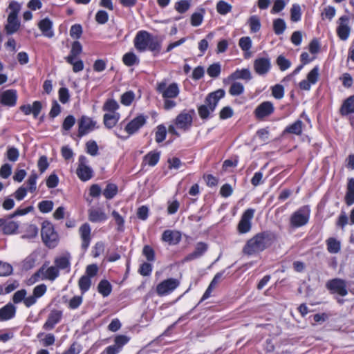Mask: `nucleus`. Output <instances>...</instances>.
Returning <instances> with one entry per match:
<instances>
[{
    "mask_svg": "<svg viewBox=\"0 0 354 354\" xmlns=\"http://www.w3.org/2000/svg\"><path fill=\"white\" fill-rule=\"evenodd\" d=\"M19 156V151L15 147H10L7 151V158L10 161H17L18 160Z\"/></svg>",
    "mask_w": 354,
    "mask_h": 354,
    "instance_id": "774afa93",
    "label": "nucleus"
},
{
    "mask_svg": "<svg viewBox=\"0 0 354 354\" xmlns=\"http://www.w3.org/2000/svg\"><path fill=\"white\" fill-rule=\"evenodd\" d=\"M82 51V46L78 41L72 44L69 55L65 57L66 62H71L72 59H76Z\"/></svg>",
    "mask_w": 354,
    "mask_h": 354,
    "instance_id": "c756f323",
    "label": "nucleus"
},
{
    "mask_svg": "<svg viewBox=\"0 0 354 354\" xmlns=\"http://www.w3.org/2000/svg\"><path fill=\"white\" fill-rule=\"evenodd\" d=\"M326 287L333 294L336 293L342 297L348 295L347 283L342 279H330L326 282Z\"/></svg>",
    "mask_w": 354,
    "mask_h": 354,
    "instance_id": "6e6552de",
    "label": "nucleus"
},
{
    "mask_svg": "<svg viewBox=\"0 0 354 354\" xmlns=\"http://www.w3.org/2000/svg\"><path fill=\"white\" fill-rule=\"evenodd\" d=\"M342 115H346L354 113V96H350L343 103L341 107Z\"/></svg>",
    "mask_w": 354,
    "mask_h": 354,
    "instance_id": "473e14b6",
    "label": "nucleus"
},
{
    "mask_svg": "<svg viewBox=\"0 0 354 354\" xmlns=\"http://www.w3.org/2000/svg\"><path fill=\"white\" fill-rule=\"evenodd\" d=\"M286 28V24L283 19H277L273 21V30L276 35H281Z\"/></svg>",
    "mask_w": 354,
    "mask_h": 354,
    "instance_id": "ea45409f",
    "label": "nucleus"
},
{
    "mask_svg": "<svg viewBox=\"0 0 354 354\" xmlns=\"http://www.w3.org/2000/svg\"><path fill=\"white\" fill-rule=\"evenodd\" d=\"M303 122L301 120H297L293 124L288 126L283 133H292L295 135H301L302 133Z\"/></svg>",
    "mask_w": 354,
    "mask_h": 354,
    "instance_id": "72a5a7b5",
    "label": "nucleus"
},
{
    "mask_svg": "<svg viewBox=\"0 0 354 354\" xmlns=\"http://www.w3.org/2000/svg\"><path fill=\"white\" fill-rule=\"evenodd\" d=\"M71 256L69 253L57 257L54 261L55 267L57 268L58 270H69L71 267Z\"/></svg>",
    "mask_w": 354,
    "mask_h": 354,
    "instance_id": "bb28decb",
    "label": "nucleus"
},
{
    "mask_svg": "<svg viewBox=\"0 0 354 354\" xmlns=\"http://www.w3.org/2000/svg\"><path fill=\"white\" fill-rule=\"evenodd\" d=\"M272 95L276 99H281L284 95V88L281 84H276L272 88Z\"/></svg>",
    "mask_w": 354,
    "mask_h": 354,
    "instance_id": "bf43d9fd",
    "label": "nucleus"
},
{
    "mask_svg": "<svg viewBox=\"0 0 354 354\" xmlns=\"http://www.w3.org/2000/svg\"><path fill=\"white\" fill-rule=\"evenodd\" d=\"M26 295L27 292L25 289H21L15 292L12 297L13 302L15 304H19L21 301L24 303V299H26Z\"/></svg>",
    "mask_w": 354,
    "mask_h": 354,
    "instance_id": "052dcab7",
    "label": "nucleus"
},
{
    "mask_svg": "<svg viewBox=\"0 0 354 354\" xmlns=\"http://www.w3.org/2000/svg\"><path fill=\"white\" fill-rule=\"evenodd\" d=\"M147 118L146 116L142 114L138 115L124 126V131L128 134L127 136H122L120 132L116 131L115 135L121 140L128 139L129 136L136 133L146 124Z\"/></svg>",
    "mask_w": 354,
    "mask_h": 354,
    "instance_id": "39448f33",
    "label": "nucleus"
},
{
    "mask_svg": "<svg viewBox=\"0 0 354 354\" xmlns=\"http://www.w3.org/2000/svg\"><path fill=\"white\" fill-rule=\"evenodd\" d=\"M310 216V211L308 207H304L294 212L290 219V225L297 228L305 225Z\"/></svg>",
    "mask_w": 354,
    "mask_h": 354,
    "instance_id": "0eeeda50",
    "label": "nucleus"
},
{
    "mask_svg": "<svg viewBox=\"0 0 354 354\" xmlns=\"http://www.w3.org/2000/svg\"><path fill=\"white\" fill-rule=\"evenodd\" d=\"M133 44L136 49L139 52H145L149 50L158 53L161 48L158 38L146 30H140L137 32L133 39Z\"/></svg>",
    "mask_w": 354,
    "mask_h": 354,
    "instance_id": "7ed1b4c3",
    "label": "nucleus"
},
{
    "mask_svg": "<svg viewBox=\"0 0 354 354\" xmlns=\"http://www.w3.org/2000/svg\"><path fill=\"white\" fill-rule=\"evenodd\" d=\"M179 283L178 280L174 278L164 280L157 286L156 292L160 296L168 295L174 291Z\"/></svg>",
    "mask_w": 354,
    "mask_h": 354,
    "instance_id": "ddd939ff",
    "label": "nucleus"
},
{
    "mask_svg": "<svg viewBox=\"0 0 354 354\" xmlns=\"http://www.w3.org/2000/svg\"><path fill=\"white\" fill-rule=\"evenodd\" d=\"M160 153L159 151H150L144 156L143 162L149 166L153 167L159 161Z\"/></svg>",
    "mask_w": 354,
    "mask_h": 354,
    "instance_id": "7c9ffc66",
    "label": "nucleus"
},
{
    "mask_svg": "<svg viewBox=\"0 0 354 354\" xmlns=\"http://www.w3.org/2000/svg\"><path fill=\"white\" fill-rule=\"evenodd\" d=\"M19 223L17 222L5 218V223L3 225V233L6 234H12L17 232L19 228Z\"/></svg>",
    "mask_w": 354,
    "mask_h": 354,
    "instance_id": "f704fd0d",
    "label": "nucleus"
},
{
    "mask_svg": "<svg viewBox=\"0 0 354 354\" xmlns=\"http://www.w3.org/2000/svg\"><path fill=\"white\" fill-rule=\"evenodd\" d=\"M239 45L241 50L245 52V57L248 58L250 56L248 51L252 47V40L250 37H243L239 39Z\"/></svg>",
    "mask_w": 354,
    "mask_h": 354,
    "instance_id": "e433bc0d",
    "label": "nucleus"
},
{
    "mask_svg": "<svg viewBox=\"0 0 354 354\" xmlns=\"http://www.w3.org/2000/svg\"><path fill=\"white\" fill-rule=\"evenodd\" d=\"M270 68L271 62L268 57H258L254 62V71L259 75L267 74Z\"/></svg>",
    "mask_w": 354,
    "mask_h": 354,
    "instance_id": "6ab92c4d",
    "label": "nucleus"
},
{
    "mask_svg": "<svg viewBox=\"0 0 354 354\" xmlns=\"http://www.w3.org/2000/svg\"><path fill=\"white\" fill-rule=\"evenodd\" d=\"M156 91L162 95L163 98V108L167 110H171L177 105L175 99L180 93V89L177 83L173 82L168 84L166 80H162L156 84Z\"/></svg>",
    "mask_w": 354,
    "mask_h": 354,
    "instance_id": "f03ea898",
    "label": "nucleus"
},
{
    "mask_svg": "<svg viewBox=\"0 0 354 354\" xmlns=\"http://www.w3.org/2000/svg\"><path fill=\"white\" fill-rule=\"evenodd\" d=\"M78 234L81 240V250L85 252L92 240L91 227L88 223H84L78 229Z\"/></svg>",
    "mask_w": 354,
    "mask_h": 354,
    "instance_id": "1a4fd4ad",
    "label": "nucleus"
},
{
    "mask_svg": "<svg viewBox=\"0 0 354 354\" xmlns=\"http://www.w3.org/2000/svg\"><path fill=\"white\" fill-rule=\"evenodd\" d=\"M118 192V187L115 184H108L103 191V195L107 199L113 198Z\"/></svg>",
    "mask_w": 354,
    "mask_h": 354,
    "instance_id": "37998d69",
    "label": "nucleus"
},
{
    "mask_svg": "<svg viewBox=\"0 0 354 354\" xmlns=\"http://www.w3.org/2000/svg\"><path fill=\"white\" fill-rule=\"evenodd\" d=\"M230 79L233 80L241 79L248 81L252 79V75L250 70L248 68H243L241 70L237 69L230 75Z\"/></svg>",
    "mask_w": 354,
    "mask_h": 354,
    "instance_id": "2f4dec72",
    "label": "nucleus"
},
{
    "mask_svg": "<svg viewBox=\"0 0 354 354\" xmlns=\"http://www.w3.org/2000/svg\"><path fill=\"white\" fill-rule=\"evenodd\" d=\"M88 220L92 223H100L107 220L106 214L100 208L92 207L88 211Z\"/></svg>",
    "mask_w": 354,
    "mask_h": 354,
    "instance_id": "aec40b11",
    "label": "nucleus"
},
{
    "mask_svg": "<svg viewBox=\"0 0 354 354\" xmlns=\"http://www.w3.org/2000/svg\"><path fill=\"white\" fill-rule=\"evenodd\" d=\"M232 6L225 1H219L216 4L217 12L223 15L230 12L232 10Z\"/></svg>",
    "mask_w": 354,
    "mask_h": 354,
    "instance_id": "a18cd8bd",
    "label": "nucleus"
},
{
    "mask_svg": "<svg viewBox=\"0 0 354 354\" xmlns=\"http://www.w3.org/2000/svg\"><path fill=\"white\" fill-rule=\"evenodd\" d=\"M78 285L82 293L87 292L91 285V280L88 276L83 275L78 281Z\"/></svg>",
    "mask_w": 354,
    "mask_h": 354,
    "instance_id": "a19ab883",
    "label": "nucleus"
},
{
    "mask_svg": "<svg viewBox=\"0 0 354 354\" xmlns=\"http://www.w3.org/2000/svg\"><path fill=\"white\" fill-rule=\"evenodd\" d=\"M249 25L252 32H257L261 28V23L259 17L253 15L249 19Z\"/></svg>",
    "mask_w": 354,
    "mask_h": 354,
    "instance_id": "3c124183",
    "label": "nucleus"
},
{
    "mask_svg": "<svg viewBox=\"0 0 354 354\" xmlns=\"http://www.w3.org/2000/svg\"><path fill=\"white\" fill-rule=\"evenodd\" d=\"M37 178H38L37 174L35 172H32L29 176L28 180H27V183H28V189L29 192H34L36 190V189H37L36 182H37Z\"/></svg>",
    "mask_w": 354,
    "mask_h": 354,
    "instance_id": "6e6d98bb",
    "label": "nucleus"
},
{
    "mask_svg": "<svg viewBox=\"0 0 354 354\" xmlns=\"http://www.w3.org/2000/svg\"><path fill=\"white\" fill-rule=\"evenodd\" d=\"M349 17L347 15H343L338 19V26L337 28V34L340 39L346 40L351 32V27L348 25Z\"/></svg>",
    "mask_w": 354,
    "mask_h": 354,
    "instance_id": "dca6fc26",
    "label": "nucleus"
},
{
    "mask_svg": "<svg viewBox=\"0 0 354 354\" xmlns=\"http://www.w3.org/2000/svg\"><path fill=\"white\" fill-rule=\"evenodd\" d=\"M277 64L279 66L281 71H283L288 69L290 65V62L285 58L283 55H279L277 59Z\"/></svg>",
    "mask_w": 354,
    "mask_h": 354,
    "instance_id": "13d9d810",
    "label": "nucleus"
},
{
    "mask_svg": "<svg viewBox=\"0 0 354 354\" xmlns=\"http://www.w3.org/2000/svg\"><path fill=\"white\" fill-rule=\"evenodd\" d=\"M12 272V267L7 263L0 261V276H8Z\"/></svg>",
    "mask_w": 354,
    "mask_h": 354,
    "instance_id": "680f3d73",
    "label": "nucleus"
},
{
    "mask_svg": "<svg viewBox=\"0 0 354 354\" xmlns=\"http://www.w3.org/2000/svg\"><path fill=\"white\" fill-rule=\"evenodd\" d=\"M62 314L61 311L53 310L48 315V319L44 325V328L46 330H51L54 328L55 325L59 322Z\"/></svg>",
    "mask_w": 354,
    "mask_h": 354,
    "instance_id": "393cba45",
    "label": "nucleus"
},
{
    "mask_svg": "<svg viewBox=\"0 0 354 354\" xmlns=\"http://www.w3.org/2000/svg\"><path fill=\"white\" fill-rule=\"evenodd\" d=\"M204 11L202 10V12H194L191 16V24L192 26L196 27L200 26L203 20V12Z\"/></svg>",
    "mask_w": 354,
    "mask_h": 354,
    "instance_id": "5fc2aeb1",
    "label": "nucleus"
},
{
    "mask_svg": "<svg viewBox=\"0 0 354 354\" xmlns=\"http://www.w3.org/2000/svg\"><path fill=\"white\" fill-rule=\"evenodd\" d=\"M20 26V23L17 17L8 15L7 24L5 26V30L8 35H12L16 32Z\"/></svg>",
    "mask_w": 354,
    "mask_h": 354,
    "instance_id": "a878e982",
    "label": "nucleus"
},
{
    "mask_svg": "<svg viewBox=\"0 0 354 354\" xmlns=\"http://www.w3.org/2000/svg\"><path fill=\"white\" fill-rule=\"evenodd\" d=\"M192 111H183L179 113L175 119V125L177 128L183 129V131L188 130L192 124L193 118Z\"/></svg>",
    "mask_w": 354,
    "mask_h": 354,
    "instance_id": "9b49d317",
    "label": "nucleus"
},
{
    "mask_svg": "<svg viewBox=\"0 0 354 354\" xmlns=\"http://www.w3.org/2000/svg\"><path fill=\"white\" fill-rule=\"evenodd\" d=\"M119 119L120 114L118 113H106L103 117L104 124L108 129L115 127Z\"/></svg>",
    "mask_w": 354,
    "mask_h": 354,
    "instance_id": "cd10ccee",
    "label": "nucleus"
},
{
    "mask_svg": "<svg viewBox=\"0 0 354 354\" xmlns=\"http://www.w3.org/2000/svg\"><path fill=\"white\" fill-rule=\"evenodd\" d=\"M319 68L318 66H315L307 75V80L311 84H315L318 81Z\"/></svg>",
    "mask_w": 354,
    "mask_h": 354,
    "instance_id": "09e8293b",
    "label": "nucleus"
},
{
    "mask_svg": "<svg viewBox=\"0 0 354 354\" xmlns=\"http://www.w3.org/2000/svg\"><path fill=\"white\" fill-rule=\"evenodd\" d=\"M254 210L253 209H248L243 212L237 226L239 233L245 234L250 231L252 227L251 221L254 216Z\"/></svg>",
    "mask_w": 354,
    "mask_h": 354,
    "instance_id": "f8f14e48",
    "label": "nucleus"
},
{
    "mask_svg": "<svg viewBox=\"0 0 354 354\" xmlns=\"http://www.w3.org/2000/svg\"><path fill=\"white\" fill-rule=\"evenodd\" d=\"M301 17V7L299 4H293L290 9V19L294 22L300 21Z\"/></svg>",
    "mask_w": 354,
    "mask_h": 354,
    "instance_id": "79ce46f5",
    "label": "nucleus"
},
{
    "mask_svg": "<svg viewBox=\"0 0 354 354\" xmlns=\"http://www.w3.org/2000/svg\"><path fill=\"white\" fill-rule=\"evenodd\" d=\"M43 242L48 248H55L58 242V235L53 225L49 221H44L41 230Z\"/></svg>",
    "mask_w": 354,
    "mask_h": 354,
    "instance_id": "423d86ee",
    "label": "nucleus"
},
{
    "mask_svg": "<svg viewBox=\"0 0 354 354\" xmlns=\"http://www.w3.org/2000/svg\"><path fill=\"white\" fill-rule=\"evenodd\" d=\"M59 275V271L55 266H50L45 269L42 266L34 275L35 280L41 276V279L49 280L51 281H55Z\"/></svg>",
    "mask_w": 354,
    "mask_h": 354,
    "instance_id": "f3484780",
    "label": "nucleus"
},
{
    "mask_svg": "<svg viewBox=\"0 0 354 354\" xmlns=\"http://www.w3.org/2000/svg\"><path fill=\"white\" fill-rule=\"evenodd\" d=\"M16 314V307L11 303L0 308V322L12 319Z\"/></svg>",
    "mask_w": 354,
    "mask_h": 354,
    "instance_id": "5701e85b",
    "label": "nucleus"
},
{
    "mask_svg": "<svg viewBox=\"0 0 354 354\" xmlns=\"http://www.w3.org/2000/svg\"><path fill=\"white\" fill-rule=\"evenodd\" d=\"M207 245L203 242H198L196 243L195 250L193 252L187 254L184 258V261H190L202 257L207 250Z\"/></svg>",
    "mask_w": 354,
    "mask_h": 354,
    "instance_id": "4be33fe9",
    "label": "nucleus"
},
{
    "mask_svg": "<svg viewBox=\"0 0 354 354\" xmlns=\"http://www.w3.org/2000/svg\"><path fill=\"white\" fill-rule=\"evenodd\" d=\"M344 200L346 204L348 206L354 204V178H353L348 179Z\"/></svg>",
    "mask_w": 354,
    "mask_h": 354,
    "instance_id": "c85d7f7f",
    "label": "nucleus"
},
{
    "mask_svg": "<svg viewBox=\"0 0 354 354\" xmlns=\"http://www.w3.org/2000/svg\"><path fill=\"white\" fill-rule=\"evenodd\" d=\"M167 130L164 125L160 124L157 127V130L156 131V141L158 143L162 142L166 138Z\"/></svg>",
    "mask_w": 354,
    "mask_h": 354,
    "instance_id": "8fccbe9b",
    "label": "nucleus"
},
{
    "mask_svg": "<svg viewBox=\"0 0 354 354\" xmlns=\"http://www.w3.org/2000/svg\"><path fill=\"white\" fill-rule=\"evenodd\" d=\"M75 123V118L73 115H68L64 120L62 124V128L66 130H70Z\"/></svg>",
    "mask_w": 354,
    "mask_h": 354,
    "instance_id": "0e129e2a",
    "label": "nucleus"
},
{
    "mask_svg": "<svg viewBox=\"0 0 354 354\" xmlns=\"http://www.w3.org/2000/svg\"><path fill=\"white\" fill-rule=\"evenodd\" d=\"M38 28L41 31L42 35L48 38L54 37L55 33L53 29V21L48 17L41 19L38 23Z\"/></svg>",
    "mask_w": 354,
    "mask_h": 354,
    "instance_id": "412c9836",
    "label": "nucleus"
},
{
    "mask_svg": "<svg viewBox=\"0 0 354 354\" xmlns=\"http://www.w3.org/2000/svg\"><path fill=\"white\" fill-rule=\"evenodd\" d=\"M213 37V33L210 32L209 33L205 39H201L198 43V49L201 52V55L204 54V53L206 51V50L208 48L209 44H208V39L211 40Z\"/></svg>",
    "mask_w": 354,
    "mask_h": 354,
    "instance_id": "4d7b16f0",
    "label": "nucleus"
},
{
    "mask_svg": "<svg viewBox=\"0 0 354 354\" xmlns=\"http://www.w3.org/2000/svg\"><path fill=\"white\" fill-rule=\"evenodd\" d=\"M221 71L220 64L214 63L207 68V73L211 77H217L220 75Z\"/></svg>",
    "mask_w": 354,
    "mask_h": 354,
    "instance_id": "de8ad7c7",
    "label": "nucleus"
},
{
    "mask_svg": "<svg viewBox=\"0 0 354 354\" xmlns=\"http://www.w3.org/2000/svg\"><path fill=\"white\" fill-rule=\"evenodd\" d=\"M244 91L243 85L238 82H235L232 84L230 89L229 93L233 96H237L242 94Z\"/></svg>",
    "mask_w": 354,
    "mask_h": 354,
    "instance_id": "c03bdc74",
    "label": "nucleus"
},
{
    "mask_svg": "<svg viewBox=\"0 0 354 354\" xmlns=\"http://www.w3.org/2000/svg\"><path fill=\"white\" fill-rule=\"evenodd\" d=\"M119 108L118 102L114 100H108L103 106V110L105 111H110L111 113H115Z\"/></svg>",
    "mask_w": 354,
    "mask_h": 354,
    "instance_id": "864d4df0",
    "label": "nucleus"
},
{
    "mask_svg": "<svg viewBox=\"0 0 354 354\" xmlns=\"http://www.w3.org/2000/svg\"><path fill=\"white\" fill-rule=\"evenodd\" d=\"M38 208L42 213H48L53 208V203L51 201H43L39 203Z\"/></svg>",
    "mask_w": 354,
    "mask_h": 354,
    "instance_id": "603ef678",
    "label": "nucleus"
},
{
    "mask_svg": "<svg viewBox=\"0 0 354 354\" xmlns=\"http://www.w3.org/2000/svg\"><path fill=\"white\" fill-rule=\"evenodd\" d=\"M17 92L15 89L0 91V104L3 106L12 107L17 104Z\"/></svg>",
    "mask_w": 354,
    "mask_h": 354,
    "instance_id": "a211bd4d",
    "label": "nucleus"
},
{
    "mask_svg": "<svg viewBox=\"0 0 354 354\" xmlns=\"http://www.w3.org/2000/svg\"><path fill=\"white\" fill-rule=\"evenodd\" d=\"M96 121L92 118L83 115L78 120V136L82 137L93 131L96 127Z\"/></svg>",
    "mask_w": 354,
    "mask_h": 354,
    "instance_id": "9d476101",
    "label": "nucleus"
},
{
    "mask_svg": "<svg viewBox=\"0 0 354 354\" xmlns=\"http://www.w3.org/2000/svg\"><path fill=\"white\" fill-rule=\"evenodd\" d=\"M225 94V91L221 88L209 93L205 97L204 104L198 108L200 118L206 120L211 117V114L214 111L219 100L224 97Z\"/></svg>",
    "mask_w": 354,
    "mask_h": 354,
    "instance_id": "20e7f679",
    "label": "nucleus"
},
{
    "mask_svg": "<svg viewBox=\"0 0 354 354\" xmlns=\"http://www.w3.org/2000/svg\"><path fill=\"white\" fill-rule=\"evenodd\" d=\"M111 290L112 286L111 283L105 279L102 280L97 286V290L103 297L109 296Z\"/></svg>",
    "mask_w": 354,
    "mask_h": 354,
    "instance_id": "4c0bfd02",
    "label": "nucleus"
},
{
    "mask_svg": "<svg viewBox=\"0 0 354 354\" xmlns=\"http://www.w3.org/2000/svg\"><path fill=\"white\" fill-rule=\"evenodd\" d=\"M82 34V28L80 24L73 25L70 29V35L76 39H79Z\"/></svg>",
    "mask_w": 354,
    "mask_h": 354,
    "instance_id": "338daca9",
    "label": "nucleus"
},
{
    "mask_svg": "<svg viewBox=\"0 0 354 354\" xmlns=\"http://www.w3.org/2000/svg\"><path fill=\"white\" fill-rule=\"evenodd\" d=\"M274 239V234L270 232H259L247 241L243 252L250 256L257 254L270 246Z\"/></svg>",
    "mask_w": 354,
    "mask_h": 354,
    "instance_id": "f257e3e1",
    "label": "nucleus"
},
{
    "mask_svg": "<svg viewBox=\"0 0 354 354\" xmlns=\"http://www.w3.org/2000/svg\"><path fill=\"white\" fill-rule=\"evenodd\" d=\"M142 254L147 261H153L155 260V252L153 249L149 245H145L142 250Z\"/></svg>",
    "mask_w": 354,
    "mask_h": 354,
    "instance_id": "e2e57ef3",
    "label": "nucleus"
},
{
    "mask_svg": "<svg viewBox=\"0 0 354 354\" xmlns=\"http://www.w3.org/2000/svg\"><path fill=\"white\" fill-rule=\"evenodd\" d=\"M328 251L331 254H337L340 251L341 243L336 239L330 237L326 240Z\"/></svg>",
    "mask_w": 354,
    "mask_h": 354,
    "instance_id": "c9c22d12",
    "label": "nucleus"
},
{
    "mask_svg": "<svg viewBox=\"0 0 354 354\" xmlns=\"http://www.w3.org/2000/svg\"><path fill=\"white\" fill-rule=\"evenodd\" d=\"M162 241L170 245H176L181 240V234L178 231L165 230L162 235Z\"/></svg>",
    "mask_w": 354,
    "mask_h": 354,
    "instance_id": "b1692460",
    "label": "nucleus"
},
{
    "mask_svg": "<svg viewBox=\"0 0 354 354\" xmlns=\"http://www.w3.org/2000/svg\"><path fill=\"white\" fill-rule=\"evenodd\" d=\"M122 61L127 66H132L139 64V59L136 55L132 52L127 53L123 55Z\"/></svg>",
    "mask_w": 354,
    "mask_h": 354,
    "instance_id": "58836bf2",
    "label": "nucleus"
},
{
    "mask_svg": "<svg viewBox=\"0 0 354 354\" xmlns=\"http://www.w3.org/2000/svg\"><path fill=\"white\" fill-rule=\"evenodd\" d=\"M87 159L85 156H81L79 158V165L77 169V175L82 181H87L93 176V170L87 165Z\"/></svg>",
    "mask_w": 354,
    "mask_h": 354,
    "instance_id": "4468645a",
    "label": "nucleus"
},
{
    "mask_svg": "<svg viewBox=\"0 0 354 354\" xmlns=\"http://www.w3.org/2000/svg\"><path fill=\"white\" fill-rule=\"evenodd\" d=\"M86 151L91 156H96L97 154L98 146L95 141H88L86 144Z\"/></svg>",
    "mask_w": 354,
    "mask_h": 354,
    "instance_id": "69168bd1",
    "label": "nucleus"
},
{
    "mask_svg": "<svg viewBox=\"0 0 354 354\" xmlns=\"http://www.w3.org/2000/svg\"><path fill=\"white\" fill-rule=\"evenodd\" d=\"M274 111V107L273 103L270 101H266L256 107L254 114L258 120H263L272 114Z\"/></svg>",
    "mask_w": 354,
    "mask_h": 354,
    "instance_id": "2eb2a0df",
    "label": "nucleus"
},
{
    "mask_svg": "<svg viewBox=\"0 0 354 354\" xmlns=\"http://www.w3.org/2000/svg\"><path fill=\"white\" fill-rule=\"evenodd\" d=\"M191 6L190 0H180L175 3V9L179 13H185Z\"/></svg>",
    "mask_w": 354,
    "mask_h": 354,
    "instance_id": "49530a36",
    "label": "nucleus"
}]
</instances>
